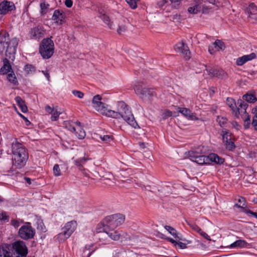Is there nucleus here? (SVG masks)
Wrapping results in <instances>:
<instances>
[{"mask_svg":"<svg viewBox=\"0 0 257 257\" xmlns=\"http://www.w3.org/2000/svg\"><path fill=\"white\" fill-rule=\"evenodd\" d=\"M101 97L97 94L95 95L92 102L93 107L97 111L103 115L115 118H122L128 124L136 128L139 127L135 119L133 114L128 105L123 101H119L117 103V111H114L106 108L104 104L101 101Z\"/></svg>","mask_w":257,"mask_h":257,"instance_id":"1","label":"nucleus"},{"mask_svg":"<svg viewBox=\"0 0 257 257\" xmlns=\"http://www.w3.org/2000/svg\"><path fill=\"white\" fill-rule=\"evenodd\" d=\"M12 150L14 155V165L17 168H21L25 165L28 158L26 149L17 139H15L12 144Z\"/></svg>","mask_w":257,"mask_h":257,"instance_id":"2","label":"nucleus"},{"mask_svg":"<svg viewBox=\"0 0 257 257\" xmlns=\"http://www.w3.org/2000/svg\"><path fill=\"white\" fill-rule=\"evenodd\" d=\"M125 220V216L122 214H115L106 216L103 220L104 229H114L122 224Z\"/></svg>","mask_w":257,"mask_h":257,"instance_id":"3","label":"nucleus"},{"mask_svg":"<svg viewBox=\"0 0 257 257\" xmlns=\"http://www.w3.org/2000/svg\"><path fill=\"white\" fill-rule=\"evenodd\" d=\"M40 53L44 59H49L53 54L54 45L51 38L44 39L40 45Z\"/></svg>","mask_w":257,"mask_h":257,"instance_id":"4","label":"nucleus"},{"mask_svg":"<svg viewBox=\"0 0 257 257\" xmlns=\"http://www.w3.org/2000/svg\"><path fill=\"white\" fill-rule=\"evenodd\" d=\"M237 104L238 105V106L237 111L235 113V116L238 117V115L240 114L244 120V127L245 128H247L250 124V117L246 113V111L248 104L242 100H238Z\"/></svg>","mask_w":257,"mask_h":257,"instance_id":"5","label":"nucleus"},{"mask_svg":"<svg viewBox=\"0 0 257 257\" xmlns=\"http://www.w3.org/2000/svg\"><path fill=\"white\" fill-rule=\"evenodd\" d=\"M77 226L76 221H71L66 223L62 228V232L58 234V237L61 240H64L68 238L75 231Z\"/></svg>","mask_w":257,"mask_h":257,"instance_id":"6","label":"nucleus"},{"mask_svg":"<svg viewBox=\"0 0 257 257\" xmlns=\"http://www.w3.org/2000/svg\"><path fill=\"white\" fill-rule=\"evenodd\" d=\"M13 254L18 257H24L28 254V249L23 241L18 240L14 242L12 245Z\"/></svg>","mask_w":257,"mask_h":257,"instance_id":"7","label":"nucleus"},{"mask_svg":"<svg viewBox=\"0 0 257 257\" xmlns=\"http://www.w3.org/2000/svg\"><path fill=\"white\" fill-rule=\"evenodd\" d=\"M136 93L143 100L150 101L156 96V93L153 88L138 87L135 89Z\"/></svg>","mask_w":257,"mask_h":257,"instance_id":"8","label":"nucleus"},{"mask_svg":"<svg viewBox=\"0 0 257 257\" xmlns=\"http://www.w3.org/2000/svg\"><path fill=\"white\" fill-rule=\"evenodd\" d=\"M35 234V229L28 222L27 225L22 226L19 230V235L25 240H28L33 238Z\"/></svg>","mask_w":257,"mask_h":257,"instance_id":"9","label":"nucleus"},{"mask_svg":"<svg viewBox=\"0 0 257 257\" xmlns=\"http://www.w3.org/2000/svg\"><path fill=\"white\" fill-rule=\"evenodd\" d=\"M8 44L5 49L6 54L10 58H11L14 57V55L16 52L18 40L16 38H13L9 41Z\"/></svg>","mask_w":257,"mask_h":257,"instance_id":"10","label":"nucleus"},{"mask_svg":"<svg viewBox=\"0 0 257 257\" xmlns=\"http://www.w3.org/2000/svg\"><path fill=\"white\" fill-rule=\"evenodd\" d=\"M189 154L190 160L193 162L199 165L209 164L208 156L199 155L198 153L194 152H189Z\"/></svg>","mask_w":257,"mask_h":257,"instance_id":"11","label":"nucleus"},{"mask_svg":"<svg viewBox=\"0 0 257 257\" xmlns=\"http://www.w3.org/2000/svg\"><path fill=\"white\" fill-rule=\"evenodd\" d=\"M174 49L177 52L181 53L185 60L190 58V52L188 46L183 42L178 43Z\"/></svg>","mask_w":257,"mask_h":257,"instance_id":"12","label":"nucleus"},{"mask_svg":"<svg viewBox=\"0 0 257 257\" xmlns=\"http://www.w3.org/2000/svg\"><path fill=\"white\" fill-rule=\"evenodd\" d=\"M16 8L13 2L4 1L0 3V14L6 15Z\"/></svg>","mask_w":257,"mask_h":257,"instance_id":"13","label":"nucleus"},{"mask_svg":"<svg viewBox=\"0 0 257 257\" xmlns=\"http://www.w3.org/2000/svg\"><path fill=\"white\" fill-rule=\"evenodd\" d=\"M0 257H18L13 254L12 245L5 244L0 246Z\"/></svg>","mask_w":257,"mask_h":257,"instance_id":"14","label":"nucleus"},{"mask_svg":"<svg viewBox=\"0 0 257 257\" xmlns=\"http://www.w3.org/2000/svg\"><path fill=\"white\" fill-rule=\"evenodd\" d=\"M206 71L212 76L216 77L219 78H223L225 76V73L221 69L212 68L205 66Z\"/></svg>","mask_w":257,"mask_h":257,"instance_id":"15","label":"nucleus"},{"mask_svg":"<svg viewBox=\"0 0 257 257\" xmlns=\"http://www.w3.org/2000/svg\"><path fill=\"white\" fill-rule=\"evenodd\" d=\"M256 58V54L254 52L248 55H245L238 58L236 60V64L237 66H242L246 62L251 61Z\"/></svg>","mask_w":257,"mask_h":257,"instance_id":"16","label":"nucleus"},{"mask_svg":"<svg viewBox=\"0 0 257 257\" xmlns=\"http://www.w3.org/2000/svg\"><path fill=\"white\" fill-rule=\"evenodd\" d=\"M9 40L8 33L6 32L0 33V53H3L5 50Z\"/></svg>","mask_w":257,"mask_h":257,"instance_id":"17","label":"nucleus"},{"mask_svg":"<svg viewBox=\"0 0 257 257\" xmlns=\"http://www.w3.org/2000/svg\"><path fill=\"white\" fill-rule=\"evenodd\" d=\"M44 33V30L42 27L38 26L32 29L30 35L32 39H39L43 36Z\"/></svg>","mask_w":257,"mask_h":257,"instance_id":"18","label":"nucleus"},{"mask_svg":"<svg viewBox=\"0 0 257 257\" xmlns=\"http://www.w3.org/2000/svg\"><path fill=\"white\" fill-rule=\"evenodd\" d=\"M245 13L249 15L250 20H257V7L252 3L245 10Z\"/></svg>","mask_w":257,"mask_h":257,"instance_id":"19","label":"nucleus"},{"mask_svg":"<svg viewBox=\"0 0 257 257\" xmlns=\"http://www.w3.org/2000/svg\"><path fill=\"white\" fill-rule=\"evenodd\" d=\"M178 111L190 119L197 120L198 119L195 113L192 112L188 108L185 107H178Z\"/></svg>","mask_w":257,"mask_h":257,"instance_id":"20","label":"nucleus"},{"mask_svg":"<svg viewBox=\"0 0 257 257\" xmlns=\"http://www.w3.org/2000/svg\"><path fill=\"white\" fill-rule=\"evenodd\" d=\"M45 110L47 112L51 114V119L52 121L57 120L58 119L60 114H61V113L58 111L56 109L52 108L49 105H47L46 106Z\"/></svg>","mask_w":257,"mask_h":257,"instance_id":"21","label":"nucleus"},{"mask_svg":"<svg viewBox=\"0 0 257 257\" xmlns=\"http://www.w3.org/2000/svg\"><path fill=\"white\" fill-rule=\"evenodd\" d=\"M52 19L54 21H55L56 23L62 24L64 22V14L62 11L59 10H56L54 12Z\"/></svg>","mask_w":257,"mask_h":257,"instance_id":"22","label":"nucleus"},{"mask_svg":"<svg viewBox=\"0 0 257 257\" xmlns=\"http://www.w3.org/2000/svg\"><path fill=\"white\" fill-rule=\"evenodd\" d=\"M3 62L4 65L0 69V74L5 75L12 71V67L9 61L7 59H5Z\"/></svg>","mask_w":257,"mask_h":257,"instance_id":"23","label":"nucleus"},{"mask_svg":"<svg viewBox=\"0 0 257 257\" xmlns=\"http://www.w3.org/2000/svg\"><path fill=\"white\" fill-rule=\"evenodd\" d=\"M202 1H203V3L199 4L201 11L204 14L209 13L213 9V6L214 5L210 4L206 0H202Z\"/></svg>","mask_w":257,"mask_h":257,"instance_id":"24","label":"nucleus"},{"mask_svg":"<svg viewBox=\"0 0 257 257\" xmlns=\"http://www.w3.org/2000/svg\"><path fill=\"white\" fill-rule=\"evenodd\" d=\"M209 162H214L217 164H222L224 162V159L216 154H210L208 155Z\"/></svg>","mask_w":257,"mask_h":257,"instance_id":"25","label":"nucleus"},{"mask_svg":"<svg viewBox=\"0 0 257 257\" xmlns=\"http://www.w3.org/2000/svg\"><path fill=\"white\" fill-rule=\"evenodd\" d=\"M103 230L110 238L114 240H117L120 238V234L114 229H103Z\"/></svg>","mask_w":257,"mask_h":257,"instance_id":"26","label":"nucleus"},{"mask_svg":"<svg viewBox=\"0 0 257 257\" xmlns=\"http://www.w3.org/2000/svg\"><path fill=\"white\" fill-rule=\"evenodd\" d=\"M242 98L247 102L254 103L257 100V98L253 93L248 92L243 95Z\"/></svg>","mask_w":257,"mask_h":257,"instance_id":"27","label":"nucleus"},{"mask_svg":"<svg viewBox=\"0 0 257 257\" xmlns=\"http://www.w3.org/2000/svg\"><path fill=\"white\" fill-rule=\"evenodd\" d=\"M15 100L23 112L25 113L28 111V108L25 101L20 96L16 97Z\"/></svg>","mask_w":257,"mask_h":257,"instance_id":"28","label":"nucleus"},{"mask_svg":"<svg viewBox=\"0 0 257 257\" xmlns=\"http://www.w3.org/2000/svg\"><path fill=\"white\" fill-rule=\"evenodd\" d=\"M226 103L228 106L231 108L232 111L235 113L237 111L238 107H236V105L235 100L232 98H227L226 99Z\"/></svg>","mask_w":257,"mask_h":257,"instance_id":"29","label":"nucleus"},{"mask_svg":"<svg viewBox=\"0 0 257 257\" xmlns=\"http://www.w3.org/2000/svg\"><path fill=\"white\" fill-rule=\"evenodd\" d=\"M221 135L223 141H229L231 139H232V134L227 129H223Z\"/></svg>","mask_w":257,"mask_h":257,"instance_id":"30","label":"nucleus"},{"mask_svg":"<svg viewBox=\"0 0 257 257\" xmlns=\"http://www.w3.org/2000/svg\"><path fill=\"white\" fill-rule=\"evenodd\" d=\"M89 159L87 158H81L78 159H76L74 161V163L76 166H77L78 169L80 170H83V166H82V164H84L85 162L88 160Z\"/></svg>","mask_w":257,"mask_h":257,"instance_id":"31","label":"nucleus"},{"mask_svg":"<svg viewBox=\"0 0 257 257\" xmlns=\"http://www.w3.org/2000/svg\"><path fill=\"white\" fill-rule=\"evenodd\" d=\"M7 78L9 82L12 83L14 85H17L18 84L16 76L13 71L8 74Z\"/></svg>","mask_w":257,"mask_h":257,"instance_id":"32","label":"nucleus"},{"mask_svg":"<svg viewBox=\"0 0 257 257\" xmlns=\"http://www.w3.org/2000/svg\"><path fill=\"white\" fill-rule=\"evenodd\" d=\"M76 131L75 132L76 136L79 139H83L86 136L85 132L81 127H76Z\"/></svg>","mask_w":257,"mask_h":257,"instance_id":"33","label":"nucleus"},{"mask_svg":"<svg viewBox=\"0 0 257 257\" xmlns=\"http://www.w3.org/2000/svg\"><path fill=\"white\" fill-rule=\"evenodd\" d=\"M64 125L67 129L71 132H74L76 131V127L74 125L73 121H65Z\"/></svg>","mask_w":257,"mask_h":257,"instance_id":"34","label":"nucleus"},{"mask_svg":"<svg viewBox=\"0 0 257 257\" xmlns=\"http://www.w3.org/2000/svg\"><path fill=\"white\" fill-rule=\"evenodd\" d=\"M165 228L169 231V232L172 234L176 239L180 240L181 238L178 236L176 230L170 226L166 225L165 226Z\"/></svg>","mask_w":257,"mask_h":257,"instance_id":"35","label":"nucleus"},{"mask_svg":"<svg viewBox=\"0 0 257 257\" xmlns=\"http://www.w3.org/2000/svg\"><path fill=\"white\" fill-rule=\"evenodd\" d=\"M24 70L27 74H30L34 73L36 71V68L31 64H27L25 66Z\"/></svg>","mask_w":257,"mask_h":257,"instance_id":"36","label":"nucleus"},{"mask_svg":"<svg viewBox=\"0 0 257 257\" xmlns=\"http://www.w3.org/2000/svg\"><path fill=\"white\" fill-rule=\"evenodd\" d=\"M214 46L215 49L217 50H223L225 48L224 43L219 40H217L215 42H214Z\"/></svg>","mask_w":257,"mask_h":257,"instance_id":"37","label":"nucleus"},{"mask_svg":"<svg viewBox=\"0 0 257 257\" xmlns=\"http://www.w3.org/2000/svg\"><path fill=\"white\" fill-rule=\"evenodd\" d=\"M201 9L200 8V5H196L193 7H189L188 9V11L190 14H197L198 12H200Z\"/></svg>","mask_w":257,"mask_h":257,"instance_id":"38","label":"nucleus"},{"mask_svg":"<svg viewBox=\"0 0 257 257\" xmlns=\"http://www.w3.org/2000/svg\"><path fill=\"white\" fill-rule=\"evenodd\" d=\"M99 17L109 26L110 29L111 28V24L110 23L109 18L107 16L105 15L104 14L100 13Z\"/></svg>","mask_w":257,"mask_h":257,"instance_id":"39","label":"nucleus"},{"mask_svg":"<svg viewBox=\"0 0 257 257\" xmlns=\"http://www.w3.org/2000/svg\"><path fill=\"white\" fill-rule=\"evenodd\" d=\"M226 148L228 150H232L235 148L234 141L231 139L229 141H224Z\"/></svg>","mask_w":257,"mask_h":257,"instance_id":"40","label":"nucleus"},{"mask_svg":"<svg viewBox=\"0 0 257 257\" xmlns=\"http://www.w3.org/2000/svg\"><path fill=\"white\" fill-rule=\"evenodd\" d=\"M252 112L254 114L253 119L252 122L254 129L257 130V106L252 109Z\"/></svg>","mask_w":257,"mask_h":257,"instance_id":"41","label":"nucleus"},{"mask_svg":"<svg viewBox=\"0 0 257 257\" xmlns=\"http://www.w3.org/2000/svg\"><path fill=\"white\" fill-rule=\"evenodd\" d=\"M100 139L105 143H108L111 141H113V137L112 135H104V136H100Z\"/></svg>","mask_w":257,"mask_h":257,"instance_id":"42","label":"nucleus"},{"mask_svg":"<svg viewBox=\"0 0 257 257\" xmlns=\"http://www.w3.org/2000/svg\"><path fill=\"white\" fill-rule=\"evenodd\" d=\"M247 243L244 240H238L231 244V246L232 247L238 246V247H244Z\"/></svg>","mask_w":257,"mask_h":257,"instance_id":"43","label":"nucleus"},{"mask_svg":"<svg viewBox=\"0 0 257 257\" xmlns=\"http://www.w3.org/2000/svg\"><path fill=\"white\" fill-rule=\"evenodd\" d=\"M216 121L221 127L225 126L227 122V120L226 118L220 116L217 117Z\"/></svg>","mask_w":257,"mask_h":257,"instance_id":"44","label":"nucleus"},{"mask_svg":"<svg viewBox=\"0 0 257 257\" xmlns=\"http://www.w3.org/2000/svg\"><path fill=\"white\" fill-rule=\"evenodd\" d=\"M210 4L212 5L216 6L217 7H219L221 5H222L223 3L225 0H206Z\"/></svg>","mask_w":257,"mask_h":257,"instance_id":"45","label":"nucleus"},{"mask_svg":"<svg viewBox=\"0 0 257 257\" xmlns=\"http://www.w3.org/2000/svg\"><path fill=\"white\" fill-rule=\"evenodd\" d=\"M53 173L55 176H59L61 175V171L59 166L58 164H55L53 167Z\"/></svg>","mask_w":257,"mask_h":257,"instance_id":"46","label":"nucleus"},{"mask_svg":"<svg viewBox=\"0 0 257 257\" xmlns=\"http://www.w3.org/2000/svg\"><path fill=\"white\" fill-rule=\"evenodd\" d=\"M138 0H125L126 3L133 9H135L137 7V2Z\"/></svg>","mask_w":257,"mask_h":257,"instance_id":"47","label":"nucleus"},{"mask_svg":"<svg viewBox=\"0 0 257 257\" xmlns=\"http://www.w3.org/2000/svg\"><path fill=\"white\" fill-rule=\"evenodd\" d=\"M172 115V113L171 111L168 110H165L162 114V116L163 119H166L168 117L171 116Z\"/></svg>","mask_w":257,"mask_h":257,"instance_id":"48","label":"nucleus"},{"mask_svg":"<svg viewBox=\"0 0 257 257\" xmlns=\"http://www.w3.org/2000/svg\"><path fill=\"white\" fill-rule=\"evenodd\" d=\"M49 6V5L46 4L45 2L41 3L40 4L41 14H43L44 13H45V11L48 8Z\"/></svg>","mask_w":257,"mask_h":257,"instance_id":"49","label":"nucleus"},{"mask_svg":"<svg viewBox=\"0 0 257 257\" xmlns=\"http://www.w3.org/2000/svg\"><path fill=\"white\" fill-rule=\"evenodd\" d=\"M72 93L75 96L79 98H82L84 96V93L80 91L73 90Z\"/></svg>","mask_w":257,"mask_h":257,"instance_id":"50","label":"nucleus"},{"mask_svg":"<svg viewBox=\"0 0 257 257\" xmlns=\"http://www.w3.org/2000/svg\"><path fill=\"white\" fill-rule=\"evenodd\" d=\"M188 224L190 226V227L194 230L197 231V232H200V231H201V228L196 224L193 223H188Z\"/></svg>","mask_w":257,"mask_h":257,"instance_id":"51","label":"nucleus"},{"mask_svg":"<svg viewBox=\"0 0 257 257\" xmlns=\"http://www.w3.org/2000/svg\"><path fill=\"white\" fill-rule=\"evenodd\" d=\"M126 31V28L124 25L119 26L117 29V32L118 34L121 35Z\"/></svg>","mask_w":257,"mask_h":257,"instance_id":"52","label":"nucleus"},{"mask_svg":"<svg viewBox=\"0 0 257 257\" xmlns=\"http://www.w3.org/2000/svg\"><path fill=\"white\" fill-rule=\"evenodd\" d=\"M22 222V221L19 220L13 219L11 220L12 225H13L15 228L18 227Z\"/></svg>","mask_w":257,"mask_h":257,"instance_id":"53","label":"nucleus"},{"mask_svg":"<svg viewBox=\"0 0 257 257\" xmlns=\"http://www.w3.org/2000/svg\"><path fill=\"white\" fill-rule=\"evenodd\" d=\"M0 219L1 220H8V217L5 212L0 213Z\"/></svg>","mask_w":257,"mask_h":257,"instance_id":"54","label":"nucleus"},{"mask_svg":"<svg viewBox=\"0 0 257 257\" xmlns=\"http://www.w3.org/2000/svg\"><path fill=\"white\" fill-rule=\"evenodd\" d=\"M199 233L202 236H203L205 239L207 240H210L209 236L206 232L203 231L201 229V231H200V232Z\"/></svg>","mask_w":257,"mask_h":257,"instance_id":"55","label":"nucleus"},{"mask_svg":"<svg viewBox=\"0 0 257 257\" xmlns=\"http://www.w3.org/2000/svg\"><path fill=\"white\" fill-rule=\"evenodd\" d=\"M214 43L208 47V51L210 54H213L215 52Z\"/></svg>","mask_w":257,"mask_h":257,"instance_id":"56","label":"nucleus"},{"mask_svg":"<svg viewBox=\"0 0 257 257\" xmlns=\"http://www.w3.org/2000/svg\"><path fill=\"white\" fill-rule=\"evenodd\" d=\"M65 5L67 7L71 8L73 5V2L72 0H65Z\"/></svg>","mask_w":257,"mask_h":257,"instance_id":"57","label":"nucleus"},{"mask_svg":"<svg viewBox=\"0 0 257 257\" xmlns=\"http://www.w3.org/2000/svg\"><path fill=\"white\" fill-rule=\"evenodd\" d=\"M42 73L45 76V77L47 78V80L48 81L50 80V75L48 71H42Z\"/></svg>","mask_w":257,"mask_h":257,"instance_id":"58","label":"nucleus"},{"mask_svg":"<svg viewBox=\"0 0 257 257\" xmlns=\"http://www.w3.org/2000/svg\"><path fill=\"white\" fill-rule=\"evenodd\" d=\"M237 201H238V202L240 203V204L242 203L243 206L244 205V201H245L244 198L242 197H239V198Z\"/></svg>","mask_w":257,"mask_h":257,"instance_id":"59","label":"nucleus"},{"mask_svg":"<svg viewBox=\"0 0 257 257\" xmlns=\"http://www.w3.org/2000/svg\"><path fill=\"white\" fill-rule=\"evenodd\" d=\"M177 244H178L181 248H185L186 247V244L182 242H177Z\"/></svg>","mask_w":257,"mask_h":257,"instance_id":"60","label":"nucleus"},{"mask_svg":"<svg viewBox=\"0 0 257 257\" xmlns=\"http://www.w3.org/2000/svg\"><path fill=\"white\" fill-rule=\"evenodd\" d=\"M24 179H25V180H26V182L28 184H31V180L30 178H28V177H25Z\"/></svg>","mask_w":257,"mask_h":257,"instance_id":"61","label":"nucleus"},{"mask_svg":"<svg viewBox=\"0 0 257 257\" xmlns=\"http://www.w3.org/2000/svg\"><path fill=\"white\" fill-rule=\"evenodd\" d=\"M168 239L172 243H174L175 245L177 244V242L176 240H175L174 239H173V238H168Z\"/></svg>","mask_w":257,"mask_h":257,"instance_id":"62","label":"nucleus"},{"mask_svg":"<svg viewBox=\"0 0 257 257\" xmlns=\"http://www.w3.org/2000/svg\"><path fill=\"white\" fill-rule=\"evenodd\" d=\"M73 123H74V124L76 125V127H81L80 122L76 121V122H73Z\"/></svg>","mask_w":257,"mask_h":257,"instance_id":"63","label":"nucleus"},{"mask_svg":"<svg viewBox=\"0 0 257 257\" xmlns=\"http://www.w3.org/2000/svg\"><path fill=\"white\" fill-rule=\"evenodd\" d=\"M250 214H251L254 217H255L256 218H257V213L254 212L252 211L249 212Z\"/></svg>","mask_w":257,"mask_h":257,"instance_id":"64","label":"nucleus"}]
</instances>
